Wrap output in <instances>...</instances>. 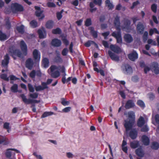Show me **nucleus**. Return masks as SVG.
I'll return each instance as SVG.
<instances>
[{
  "label": "nucleus",
  "mask_w": 159,
  "mask_h": 159,
  "mask_svg": "<svg viewBox=\"0 0 159 159\" xmlns=\"http://www.w3.org/2000/svg\"><path fill=\"white\" fill-rule=\"evenodd\" d=\"M113 24L116 30H117V32L116 33L115 32H113L111 34V35L116 38L117 43H121L122 39L120 28V17L118 15H117L115 17L113 21Z\"/></svg>",
  "instance_id": "1"
},
{
  "label": "nucleus",
  "mask_w": 159,
  "mask_h": 159,
  "mask_svg": "<svg viewBox=\"0 0 159 159\" xmlns=\"http://www.w3.org/2000/svg\"><path fill=\"white\" fill-rule=\"evenodd\" d=\"M128 115V118L125 120L124 124L126 131H129L132 129L135 121V115L134 111L129 112Z\"/></svg>",
  "instance_id": "2"
},
{
  "label": "nucleus",
  "mask_w": 159,
  "mask_h": 159,
  "mask_svg": "<svg viewBox=\"0 0 159 159\" xmlns=\"http://www.w3.org/2000/svg\"><path fill=\"white\" fill-rule=\"evenodd\" d=\"M58 67L55 65L51 66L49 68L51 72V76L53 78H57L60 75V72L58 70Z\"/></svg>",
  "instance_id": "3"
},
{
  "label": "nucleus",
  "mask_w": 159,
  "mask_h": 159,
  "mask_svg": "<svg viewBox=\"0 0 159 159\" xmlns=\"http://www.w3.org/2000/svg\"><path fill=\"white\" fill-rule=\"evenodd\" d=\"M11 9L14 12H21L24 10L23 7L21 5L16 2L11 4Z\"/></svg>",
  "instance_id": "4"
},
{
  "label": "nucleus",
  "mask_w": 159,
  "mask_h": 159,
  "mask_svg": "<svg viewBox=\"0 0 159 159\" xmlns=\"http://www.w3.org/2000/svg\"><path fill=\"white\" fill-rule=\"evenodd\" d=\"M20 96L22 99L23 102L27 104H29L33 103H38L40 102V100H33L30 99H27L24 94H21Z\"/></svg>",
  "instance_id": "5"
},
{
  "label": "nucleus",
  "mask_w": 159,
  "mask_h": 159,
  "mask_svg": "<svg viewBox=\"0 0 159 159\" xmlns=\"http://www.w3.org/2000/svg\"><path fill=\"white\" fill-rule=\"evenodd\" d=\"M20 45L22 54L24 56H26L27 54L28 50L26 44L24 40H22L20 42Z\"/></svg>",
  "instance_id": "6"
},
{
  "label": "nucleus",
  "mask_w": 159,
  "mask_h": 159,
  "mask_svg": "<svg viewBox=\"0 0 159 159\" xmlns=\"http://www.w3.org/2000/svg\"><path fill=\"white\" fill-rule=\"evenodd\" d=\"M124 26L121 27L123 30H129L130 29L131 21L129 19L126 18L124 19L123 20Z\"/></svg>",
  "instance_id": "7"
},
{
  "label": "nucleus",
  "mask_w": 159,
  "mask_h": 159,
  "mask_svg": "<svg viewBox=\"0 0 159 159\" xmlns=\"http://www.w3.org/2000/svg\"><path fill=\"white\" fill-rule=\"evenodd\" d=\"M3 58V59L2 61L1 65L3 67L7 68L10 60V57L9 54L7 53L4 56Z\"/></svg>",
  "instance_id": "8"
},
{
  "label": "nucleus",
  "mask_w": 159,
  "mask_h": 159,
  "mask_svg": "<svg viewBox=\"0 0 159 159\" xmlns=\"http://www.w3.org/2000/svg\"><path fill=\"white\" fill-rule=\"evenodd\" d=\"M9 52L11 54V56L14 59H15V56H16L19 57H20L21 55V52L18 50L13 49H10Z\"/></svg>",
  "instance_id": "9"
},
{
  "label": "nucleus",
  "mask_w": 159,
  "mask_h": 159,
  "mask_svg": "<svg viewBox=\"0 0 159 159\" xmlns=\"http://www.w3.org/2000/svg\"><path fill=\"white\" fill-rule=\"evenodd\" d=\"M158 64L157 62H153L151 64V68L153 72L156 74H159Z\"/></svg>",
  "instance_id": "10"
},
{
  "label": "nucleus",
  "mask_w": 159,
  "mask_h": 159,
  "mask_svg": "<svg viewBox=\"0 0 159 159\" xmlns=\"http://www.w3.org/2000/svg\"><path fill=\"white\" fill-rule=\"evenodd\" d=\"M42 73L40 70L35 71L33 70L30 73L29 76L32 79L34 78L35 76L40 77L41 76Z\"/></svg>",
  "instance_id": "11"
},
{
  "label": "nucleus",
  "mask_w": 159,
  "mask_h": 159,
  "mask_svg": "<svg viewBox=\"0 0 159 159\" xmlns=\"http://www.w3.org/2000/svg\"><path fill=\"white\" fill-rule=\"evenodd\" d=\"M135 103L134 101L132 99L128 100L126 102L125 107L126 109H129L134 107Z\"/></svg>",
  "instance_id": "12"
},
{
  "label": "nucleus",
  "mask_w": 159,
  "mask_h": 159,
  "mask_svg": "<svg viewBox=\"0 0 159 159\" xmlns=\"http://www.w3.org/2000/svg\"><path fill=\"white\" fill-rule=\"evenodd\" d=\"M145 27L144 25L140 22H139L136 26L137 32L140 34H143L144 32Z\"/></svg>",
  "instance_id": "13"
},
{
  "label": "nucleus",
  "mask_w": 159,
  "mask_h": 159,
  "mask_svg": "<svg viewBox=\"0 0 159 159\" xmlns=\"http://www.w3.org/2000/svg\"><path fill=\"white\" fill-rule=\"evenodd\" d=\"M33 55L34 60L36 61H39L40 58V53L37 49H35L33 52Z\"/></svg>",
  "instance_id": "14"
},
{
  "label": "nucleus",
  "mask_w": 159,
  "mask_h": 159,
  "mask_svg": "<svg viewBox=\"0 0 159 159\" xmlns=\"http://www.w3.org/2000/svg\"><path fill=\"white\" fill-rule=\"evenodd\" d=\"M34 62L31 58H29L26 61L25 66L29 69L31 70L34 65Z\"/></svg>",
  "instance_id": "15"
},
{
  "label": "nucleus",
  "mask_w": 159,
  "mask_h": 159,
  "mask_svg": "<svg viewBox=\"0 0 159 159\" xmlns=\"http://www.w3.org/2000/svg\"><path fill=\"white\" fill-rule=\"evenodd\" d=\"M128 58L131 61H134L138 58V54L135 51H133L132 53L128 55Z\"/></svg>",
  "instance_id": "16"
},
{
  "label": "nucleus",
  "mask_w": 159,
  "mask_h": 159,
  "mask_svg": "<svg viewBox=\"0 0 159 159\" xmlns=\"http://www.w3.org/2000/svg\"><path fill=\"white\" fill-rule=\"evenodd\" d=\"M51 44L54 47H59L61 45V42L60 40L57 39H52Z\"/></svg>",
  "instance_id": "17"
},
{
  "label": "nucleus",
  "mask_w": 159,
  "mask_h": 159,
  "mask_svg": "<svg viewBox=\"0 0 159 159\" xmlns=\"http://www.w3.org/2000/svg\"><path fill=\"white\" fill-rule=\"evenodd\" d=\"M90 31V33L94 38H97L98 37V32L94 30V28L93 27L90 26L88 28Z\"/></svg>",
  "instance_id": "18"
},
{
  "label": "nucleus",
  "mask_w": 159,
  "mask_h": 159,
  "mask_svg": "<svg viewBox=\"0 0 159 159\" xmlns=\"http://www.w3.org/2000/svg\"><path fill=\"white\" fill-rule=\"evenodd\" d=\"M124 38L125 41L128 43H131L133 40V38L132 36L129 34H125L124 36Z\"/></svg>",
  "instance_id": "19"
},
{
  "label": "nucleus",
  "mask_w": 159,
  "mask_h": 159,
  "mask_svg": "<svg viewBox=\"0 0 159 159\" xmlns=\"http://www.w3.org/2000/svg\"><path fill=\"white\" fill-rule=\"evenodd\" d=\"M137 135V131L135 129H133L131 130L129 133V136L132 139H136Z\"/></svg>",
  "instance_id": "20"
},
{
  "label": "nucleus",
  "mask_w": 159,
  "mask_h": 159,
  "mask_svg": "<svg viewBox=\"0 0 159 159\" xmlns=\"http://www.w3.org/2000/svg\"><path fill=\"white\" fill-rule=\"evenodd\" d=\"M110 48L112 51L117 53H120L121 52L120 48L118 46H115L111 44L110 46Z\"/></svg>",
  "instance_id": "21"
},
{
  "label": "nucleus",
  "mask_w": 159,
  "mask_h": 159,
  "mask_svg": "<svg viewBox=\"0 0 159 159\" xmlns=\"http://www.w3.org/2000/svg\"><path fill=\"white\" fill-rule=\"evenodd\" d=\"M108 54L112 60L116 61H118L119 60V57L116 56L114 53H113L110 50L108 51Z\"/></svg>",
  "instance_id": "22"
},
{
  "label": "nucleus",
  "mask_w": 159,
  "mask_h": 159,
  "mask_svg": "<svg viewBox=\"0 0 159 159\" xmlns=\"http://www.w3.org/2000/svg\"><path fill=\"white\" fill-rule=\"evenodd\" d=\"M142 142L144 145L148 146L149 145L150 139L146 135H143L141 137Z\"/></svg>",
  "instance_id": "23"
},
{
  "label": "nucleus",
  "mask_w": 159,
  "mask_h": 159,
  "mask_svg": "<svg viewBox=\"0 0 159 159\" xmlns=\"http://www.w3.org/2000/svg\"><path fill=\"white\" fill-rule=\"evenodd\" d=\"M34 8L36 10L35 15L38 17H39L43 12V11L41 10L40 7L38 6H35Z\"/></svg>",
  "instance_id": "24"
},
{
  "label": "nucleus",
  "mask_w": 159,
  "mask_h": 159,
  "mask_svg": "<svg viewBox=\"0 0 159 159\" xmlns=\"http://www.w3.org/2000/svg\"><path fill=\"white\" fill-rule=\"evenodd\" d=\"M61 72L63 73V77L61 80H66L65 77L66 74L65 73V69L64 66H63L61 68ZM66 80H77L76 78L75 77L72 78L71 77H69Z\"/></svg>",
  "instance_id": "25"
},
{
  "label": "nucleus",
  "mask_w": 159,
  "mask_h": 159,
  "mask_svg": "<svg viewBox=\"0 0 159 159\" xmlns=\"http://www.w3.org/2000/svg\"><path fill=\"white\" fill-rule=\"evenodd\" d=\"M102 0H93V2H91L89 3V7L91 8H93L94 7V4L98 5L99 6L101 5Z\"/></svg>",
  "instance_id": "26"
},
{
  "label": "nucleus",
  "mask_w": 159,
  "mask_h": 159,
  "mask_svg": "<svg viewBox=\"0 0 159 159\" xmlns=\"http://www.w3.org/2000/svg\"><path fill=\"white\" fill-rule=\"evenodd\" d=\"M145 123L144 118L142 116H140L137 121V125L138 127H141Z\"/></svg>",
  "instance_id": "27"
},
{
  "label": "nucleus",
  "mask_w": 159,
  "mask_h": 159,
  "mask_svg": "<svg viewBox=\"0 0 159 159\" xmlns=\"http://www.w3.org/2000/svg\"><path fill=\"white\" fill-rule=\"evenodd\" d=\"M135 152L137 155L140 157H143L144 155V153L142 148H138L136 149Z\"/></svg>",
  "instance_id": "28"
},
{
  "label": "nucleus",
  "mask_w": 159,
  "mask_h": 159,
  "mask_svg": "<svg viewBox=\"0 0 159 159\" xmlns=\"http://www.w3.org/2000/svg\"><path fill=\"white\" fill-rule=\"evenodd\" d=\"M49 63V59L47 57L44 58L42 60V65L45 68H47L48 67Z\"/></svg>",
  "instance_id": "29"
},
{
  "label": "nucleus",
  "mask_w": 159,
  "mask_h": 159,
  "mask_svg": "<svg viewBox=\"0 0 159 159\" xmlns=\"http://www.w3.org/2000/svg\"><path fill=\"white\" fill-rule=\"evenodd\" d=\"M139 146V142L138 141L135 140L130 143V147L132 149H135Z\"/></svg>",
  "instance_id": "30"
},
{
  "label": "nucleus",
  "mask_w": 159,
  "mask_h": 159,
  "mask_svg": "<svg viewBox=\"0 0 159 159\" xmlns=\"http://www.w3.org/2000/svg\"><path fill=\"white\" fill-rule=\"evenodd\" d=\"M125 73L127 74H130L132 73L133 70L130 66L128 64L125 65Z\"/></svg>",
  "instance_id": "31"
},
{
  "label": "nucleus",
  "mask_w": 159,
  "mask_h": 159,
  "mask_svg": "<svg viewBox=\"0 0 159 159\" xmlns=\"http://www.w3.org/2000/svg\"><path fill=\"white\" fill-rule=\"evenodd\" d=\"M12 151L11 148H9L7 150V151L5 152L6 156L7 158H9L11 156V155L14 156L15 155V153L11 151Z\"/></svg>",
  "instance_id": "32"
},
{
  "label": "nucleus",
  "mask_w": 159,
  "mask_h": 159,
  "mask_svg": "<svg viewBox=\"0 0 159 159\" xmlns=\"http://www.w3.org/2000/svg\"><path fill=\"white\" fill-rule=\"evenodd\" d=\"M53 21L52 20H49L47 21L45 25L46 28L48 29H51L53 27Z\"/></svg>",
  "instance_id": "33"
},
{
  "label": "nucleus",
  "mask_w": 159,
  "mask_h": 159,
  "mask_svg": "<svg viewBox=\"0 0 159 159\" xmlns=\"http://www.w3.org/2000/svg\"><path fill=\"white\" fill-rule=\"evenodd\" d=\"M16 29L18 33L20 34H23L24 33V26L23 25H20V26H17Z\"/></svg>",
  "instance_id": "34"
},
{
  "label": "nucleus",
  "mask_w": 159,
  "mask_h": 159,
  "mask_svg": "<svg viewBox=\"0 0 159 159\" xmlns=\"http://www.w3.org/2000/svg\"><path fill=\"white\" fill-rule=\"evenodd\" d=\"M54 62L57 63H61L62 62V59L59 55L54 57L53 59Z\"/></svg>",
  "instance_id": "35"
},
{
  "label": "nucleus",
  "mask_w": 159,
  "mask_h": 159,
  "mask_svg": "<svg viewBox=\"0 0 159 159\" xmlns=\"http://www.w3.org/2000/svg\"><path fill=\"white\" fill-rule=\"evenodd\" d=\"M151 148L153 149L157 150L159 148V144L156 142H153L152 143Z\"/></svg>",
  "instance_id": "36"
},
{
  "label": "nucleus",
  "mask_w": 159,
  "mask_h": 159,
  "mask_svg": "<svg viewBox=\"0 0 159 159\" xmlns=\"http://www.w3.org/2000/svg\"><path fill=\"white\" fill-rule=\"evenodd\" d=\"M106 6L108 8L109 10H112L114 8V5L111 2L110 0H106L105 1Z\"/></svg>",
  "instance_id": "37"
},
{
  "label": "nucleus",
  "mask_w": 159,
  "mask_h": 159,
  "mask_svg": "<svg viewBox=\"0 0 159 159\" xmlns=\"http://www.w3.org/2000/svg\"><path fill=\"white\" fill-rule=\"evenodd\" d=\"M7 39V35L0 30V40L4 41Z\"/></svg>",
  "instance_id": "38"
},
{
  "label": "nucleus",
  "mask_w": 159,
  "mask_h": 159,
  "mask_svg": "<svg viewBox=\"0 0 159 159\" xmlns=\"http://www.w3.org/2000/svg\"><path fill=\"white\" fill-rule=\"evenodd\" d=\"M18 86L16 84H14L11 88V91L14 93H17L18 92Z\"/></svg>",
  "instance_id": "39"
},
{
  "label": "nucleus",
  "mask_w": 159,
  "mask_h": 159,
  "mask_svg": "<svg viewBox=\"0 0 159 159\" xmlns=\"http://www.w3.org/2000/svg\"><path fill=\"white\" fill-rule=\"evenodd\" d=\"M64 12V10H61L59 12H57L56 13V16L57 19L60 20L62 17V13Z\"/></svg>",
  "instance_id": "40"
},
{
  "label": "nucleus",
  "mask_w": 159,
  "mask_h": 159,
  "mask_svg": "<svg viewBox=\"0 0 159 159\" xmlns=\"http://www.w3.org/2000/svg\"><path fill=\"white\" fill-rule=\"evenodd\" d=\"M52 33L54 34H60L61 33V30L59 28H57L52 30Z\"/></svg>",
  "instance_id": "41"
},
{
  "label": "nucleus",
  "mask_w": 159,
  "mask_h": 159,
  "mask_svg": "<svg viewBox=\"0 0 159 159\" xmlns=\"http://www.w3.org/2000/svg\"><path fill=\"white\" fill-rule=\"evenodd\" d=\"M30 25L33 28H35L38 26L37 22L35 20H33L30 22Z\"/></svg>",
  "instance_id": "42"
},
{
  "label": "nucleus",
  "mask_w": 159,
  "mask_h": 159,
  "mask_svg": "<svg viewBox=\"0 0 159 159\" xmlns=\"http://www.w3.org/2000/svg\"><path fill=\"white\" fill-rule=\"evenodd\" d=\"M2 143L4 145H6L7 143L6 141V138L5 137L0 136V144Z\"/></svg>",
  "instance_id": "43"
},
{
  "label": "nucleus",
  "mask_w": 159,
  "mask_h": 159,
  "mask_svg": "<svg viewBox=\"0 0 159 159\" xmlns=\"http://www.w3.org/2000/svg\"><path fill=\"white\" fill-rule=\"evenodd\" d=\"M137 104L141 108L145 107V104L143 102L142 100H138L137 102Z\"/></svg>",
  "instance_id": "44"
},
{
  "label": "nucleus",
  "mask_w": 159,
  "mask_h": 159,
  "mask_svg": "<svg viewBox=\"0 0 159 159\" xmlns=\"http://www.w3.org/2000/svg\"><path fill=\"white\" fill-rule=\"evenodd\" d=\"M38 33L39 34V37L40 39H42L45 38V37L43 34V31L41 30H38Z\"/></svg>",
  "instance_id": "45"
},
{
  "label": "nucleus",
  "mask_w": 159,
  "mask_h": 159,
  "mask_svg": "<svg viewBox=\"0 0 159 159\" xmlns=\"http://www.w3.org/2000/svg\"><path fill=\"white\" fill-rule=\"evenodd\" d=\"M92 25V21L91 18H87L85 21V25L87 27L89 26Z\"/></svg>",
  "instance_id": "46"
},
{
  "label": "nucleus",
  "mask_w": 159,
  "mask_h": 159,
  "mask_svg": "<svg viewBox=\"0 0 159 159\" xmlns=\"http://www.w3.org/2000/svg\"><path fill=\"white\" fill-rule=\"evenodd\" d=\"M61 104L64 106L68 105L70 103V102L69 101H66L65 99L64 98H61Z\"/></svg>",
  "instance_id": "47"
},
{
  "label": "nucleus",
  "mask_w": 159,
  "mask_h": 159,
  "mask_svg": "<svg viewBox=\"0 0 159 159\" xmlns=\"http://www.w3.org/2000/svg\"><path fill=\"white\" fill-rule=\"evenodd\" d=\"M53 114V112H44L42 115L41 116V118H44L50 115H51L52 114Z\"/></svg>",
  "instance_id": "48"
},
{
  "label": "nucleus",
  "mask_w": 159,
  "mask_h": 159,
  "mask_svg": "<svg viewBox=\"0 0 159 159\" xmlns=\"http://www.w3.org/2000/svg\"><path fill=\"white\" fill-rule=\"evenodd\" d=\"M61 40L63 43L66 46H68L69 44V42L66 39V37H64L62 38Z\"/></svg>",
  "instance_id": "49"
},
{
  "label": "nucleus",
  "mask_w": 159,
  "mask_h": 159,
  "mask_svg": "<svg viewBox=\"0 0 159 159\" xmlns=\"http://www.w3.org/2000/svg\"><path fill=\"white\" fill-rule=\"evenodd\" d=\"M157 6L156 4H153L151 7V9L152 10L154 13H156L157 11Z\"/></svg>",
  "instance_id": "50"
},
{
  "label": "nucleus",
  "mask_w": 159,
  "mask_h": 159,
  "mask_svg": "<svg viewBox=\"0 0 159 159\" xmlns=\"http://www.w3.org/2000/svg\"><path fill=\"white\" fill-rule=\"evenodd\" d=\"M6 27L7 30H9L11 27V23L9 19L7 20L6 21Z\"/></svg>",
  "instance_id": "51"
},
{
  "label": "nucleus",
  "mask_w": 159,
  "mask_h": 159,
  "mask_svg": "<svg viewBox=\"0 0 159 159\" xmlns=\"http://www.w3.org/2000/svg\"><path fill=\"white\" fill-rule=\"evenodd\" d=\"M93 43L94 41H93L88 40L84 43V45L87 47H89L91 46V44H93Z\"/></svg>",
  "instance_id": "52"
},
{
  "label": "nucleus",
  "mask_w": 159,
  "mask_h": 159,
  "mask_svg": "<svg viewBox=\"0 0 159 159\" xmlns=\"http://www.w3.org/2000/svg\"><path fill=\"white\" fill-rule=\"evenodd\" d=\"M29 96L31 98L36 99L38 98V94L37 93H31L30 94Z\"/></svg>",
  "instance_id": "53"
},
{
  "label": "nucleus",
  "mask_w": 159,
  "mask_h": 159,
  "mask_svg": "<svg viewBox=\"0 0 159 159\" xmlns=\"http://www.w3.org/2000/svg\"><path fill=\"white\" fill-rule=\"evenodd\" d=\"M68 52V49L66 48H64L61 52L62 55L63 56H66Z\"/></svg>",
  "instance_id": "54"
},
{
  "label": "nucleus",
  "mask_w": 159,
  "mask_h": 159,
  "mask_svg": "<svg viewBox=\"0 0 159 159\" xmlns=\"http://www.w3.org/2000/svg\"><path fill=\"white\" fill-rule=\"evenodd\" d=\"M28 87L30 92L33 93L34 92V89L33 86L31 84H28Z\"/></svg>",
  "instance_id": "55"
},
{
  "label": "nucleus",
  "mask_w": 159,
  "mask_h": 159,
  "mask_svg": "<svg viewBox=\"0 0 159 159\" xmlns=\"http://www.w3.org/2000/svg\"><path fill=\"white\" fill-rule=\"evenodd\" d=\"M149 130V129L146 125L144 126L141 129V131L143 132H147Z\"/></svg>",
  "instance_id": "56"
},
{
  "label": "nucleus",
  "mask_w": 159,
  "mask_h": 159,
  "mask_svg": "<svg viewBox=\"0 0 159 159\" xmlns=\"http://www.w3.org/2000/svg\"><path fill=\"white\" fill-rule=\"evenodd\" d=\"M47 5L49 7H56V5L53 2H47Z\"/></svg>",
  "instance_id": "57"
},
{
  "label": "nucleus",
  "mask_w": 159,
  "mask_h": 159,
  "mask_svg": "<svg viewBox=\"0 0 159 159\" xmlns=\"http://www.w3.org/2000/svg\"><path fill=\"white\" fill-rule=\"evenodd\" d=\"M148 33L147 31H145L143 35V39L145 41H146L148 39Z\"/></svg>",
  "instance_id": "58"
},
{
  "label": "nucleus",
  "mask_w": 159,
  "mask_h": 159,
  "mask_svg": "<svg viewBox=\"0 0 159 159\" xmlns=\"http://www.w3.org/2000/svg\"><path fill=\"white\" fill-rule=\"evenodd\" d=\"M35 88L36 91H39L43 90V89L42 88V86L41 85L36 86Z\"/></svg>",
  "instance_id": "59"
},
{
  "label": "nucleus",
  "mask_w": 159,
  "mask_h": 159,
  "mask_svg": "<svg viewBox=\"0 0 159 159\" xmlns=\"http://www.w3.org/2000/svg\"><path fill=\"white\" fill-rule=\"evenodd\" d=\"M139 3V2L138 0L136 1V2H133L132 5L131 7V8L133 9L137 6V5Z\"/></svg>",
  "instance_id": "60"
},
{
  "label": "nucleus",
  "mask_w": 159,
  "mask_h": 159,
  "mask_svg": "<svg viewBox=\"0 0 159 159\" xmlns=\"http://www.w3.org/2000/svg\"><path fill=\"white\" fill-rule=\"evenodd\" d=\"M41 86H42V88L43 89V90L48 88L47 84L45 82H42L41 83Z\"/></svg>",
  "instance_id": "61"
},
{
  "label": "nucleus",
  "mask_w": 159,
  "mask_h": 159,
  "mask_svg": "<svg viewBox=\"0 0 159 159\" xmlns=\"http://www.w3.org/2000/svg\"><path fill=\"white\" fill-rule=\"evenodd\" d=\"M71 107H67L62 109V111L64 112H68L70 111L71 110Z\"/></svg>",
  "instance_id": "62"
},
{
  "label": "nucleus",
  "mask_w": 159,
  "mask_h": 159,
  "mask_svg": "<svg viewBox=\"0 0 159 159\" xmlns=\"http://www.w3.org/2000/svg\"><path fill=\"white\" fill-rule=\"evenodd\" d=\"M102 44L105 48H109V44L108 42L107 41L103 40L102 41Z\"/></svg>",
  "instance_id": "63"
},
{
  "label": "nucleus",
  "mask_w": 159,
  "mask_h": 159,
  "mask_svg": "<svg viewBox=\"0 0 159 159\" xmlns=\"http://www.w3.org/2000/svg\"><path fill=\"white\" fill-rule=\"evenodd\" d=\"M155 120L156 123L159 124V115L156 114L155 116Z\"/></svg>",
  "instance_id": "64"
}]
</instances>
